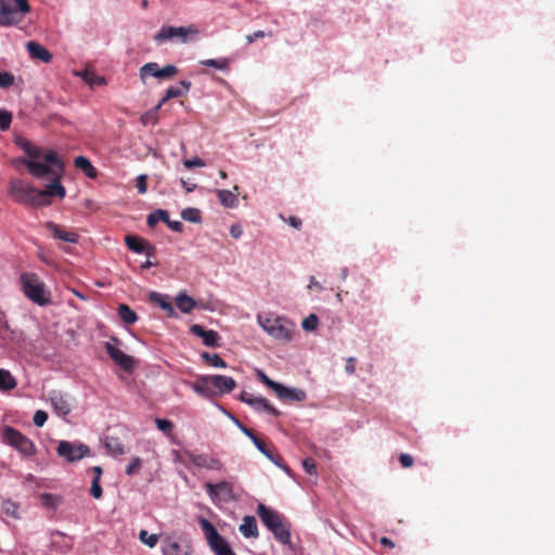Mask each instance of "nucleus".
I'll use <instances>...</instances> for the list:
<instances>
[{"label":"nucleus","mask_w":555,"mask_h":555,"mask_svg":"<svg viewBox=\"0 0 555 555\" xmlns=\"http://www.w3.org/2000/svg\"><path fill=\"white\" fill-rule=\"evenodd\" d=\"M27 157H21L17 162L23 163L28 172L37 179L51 178L46 189L40 190L42 206L49 205L50 196L64 198L66 190L61 183L64 175V162L54 150H43L31 143V141H16Z\"/></svg>","instance_id":"nucleus-1"},{"label":"nucleus","mask_w":555,"mask_h":555,"mask_svg":"<svg viewBox=\"0 0 555 555\" xmlns=\"http://www.w3.org/2000/svg\"><path fill=\"white\" fill-rule=\"evenodd\" d=\"M257 323L272 338L285 343L291 341L293 324L285 318L273 313L258 314Z\"/></svg>","instance_id":"nucleus-2"},{"label":"nucleus","mask_w":555,"mask_h":555,"mask_svg":"<svg viewBox=\"0 0 555 555\" xmlns=\"http://www.w3.org/2000/svg\"><path fill=\"white\" fill-rule=\"evenodd\" d=\"M257 514L262 524L273 533L274 538L282 544L291 543V532L284 525L281 515L260 503L257 506Z\"/></svg>","instance_id":"nucleus-3"},{"label":"nucleus","mask_w":555,"mask_h":555,"mask_svg":"<svg viewBox=\"0 0 555 555\" xmlns=\"http://www.w3.org/2000/svg\"><path fill=\"white\" fill-rule=\"evenodd\" d=\"M30 10L28 0H0V25H17Z\"/></svg>","instance_id":"nucleus-4"},{"label":"nucleus","mask_w":555,"mask_h":555,"mask_svg":"<svg viewBox=\"0 0 555 555\" xmlns=\"http://www.w3.org/2000/svg\"><path fill=\"white\" fill-rule=\"evenodd\" d=\"M1 439L3 443L14 448L24 457H30L37 453L35 443L24 434L11 426H3Z\"/></svg>","instance_id":"nucleus-5"},{"label":"nucleus","mask_w":555,"mask_h":555,"mask_svg":"<svg viewBox=\"0 0 555 555\" xmlns=\"http://www.w3.org/2000/svg\"><path fill=\"white\" fill-rule=\"evenodd\" d=\"M198 28L194 25L190 26H163L153 37L157 44H163L167 41L177 40L181 43H186L198 35Z\"/></svg>","instance_id":"nucleus-6"},{"label":"nucleus","mask_w":555,"mask_h":555,"mask_svg":"<svg viewBox=\"0 0 555 555\" xmlns=\"http://www.w3.org/2000/svg\"><path fill=\"white\" fill-rule=\"evenodd\" d=\"M23 292L27 298L39 306L50 304V294L46 291L43 282L33 273H25L21 276Z\"/></svg>","instance_id":"nucleus-7"},{"label":"nucleus","mask_w":555,"mask_h":555,"mask_svg":"<svg viewBox=\"0 0 555 555\" xmlns=\"http://www.w3.org/2000/svg\"><path fill=\"white\" fill-rule=\"evenodd\" d=\"M199 526L215 555H235L228 541L219 534L215 526L208 519L201 518Z\"/></svg>","instance_id":"nucleus-8"},{"label":"nucleus","mask_w":555,"mask_h":555,"mask_svg":"<svg viewBox=\"0 0 555 555\" xmlns=\"http://www.w3.org/2000/svg\"><path fill=\"white\" fill-rule=\"evenodd\" d=\"M10 190L15 195L17 202L30 205L42 206V196L39 189H36L22 180H13L10 183Z\"/></svg>","instance_id":"nucleus-9"},{"label":"nucleus","mask_w":555,"mask_h":555,"mask_svg":"<svg viewBox=\"0 0 555 555\" xmlns=\"http://www.w3.org/2000/svg\"><path fill=\"white\" fill-rule=\"evenodd\" d=\"M220 409L236 425V427L253 441L254 446L258 449L259 452H261L275 466L284 469L285 472H289V469L283 465L282 457L280 455L273 454L270 450H268L266 444L259 438H257L251 429L245 427L235 416H233L224 409Z\"/></svg>","instance_id":"nucleus-10"},{"label":"nucleus","mask_w":555,"mask_h":555,"mask_svg":"<svg viewBox=\"0 0 555 555\" xmlns=\"http://www.w3.org/2000/svg\"><path fill=\"white\" fill-rule=\"evenodd\" d=\"M56 453L60 457L68 463H75L83 457L90 456V448L81 442L74 443L67 440H61L56 448Z\"/></svg>","instance_id":"nucleus-11"},{"label":"nucleus","mask_w":555,"mask_h":555,"mask_svg":"<svg viewBox=\"0 0 555 555\" xmlns=\"http://www.w3.org/2000/svg\"><path fill=\"white\" fill-rule=\"evenodd\" d=\"M205 490L212 502H231L235 500L233 486L229 481L218 483L206 482Z\"/></svg>","instance_id":"nucleus-12"},{"label":"nucleus","mask_w":555,"mask_h":555,"mask_svg":"<svg viewBox=\"0 0 555 555\" xmlns=\"http://www.w3.org/2000/svg\"><path fill=\"white\" fill-rule=\"evenodd\" d=\"M163 555H191L190 543L180 537H166L162 540Z\"/></svg>","instance_id":"nucleus-13"},{"label":"nucleus","mask_w":555,"mask_h":555,"mask_svg":"<svg viewBox=\"0 0 555 555\" xmlns=\"http://www.w3.org/2000/svg\"><path fill=\"white\" fill-rule=\"evenodd\" d=\"M105 350L111 359L127 372H130L135 366V361L131 356L126 354L111 341L105 343Z\"/></svg>","instance_id":"nucleus-14"},{"label":"nucleus","mask_w":555,"mask_h":555,"mask_svg":"<svg viewBox=\"0 0 555 555\" xmlns=\"http://www.w3.org/2000/svg\"><path fill=\"white\" fill-rule=\"evenodd\" d=\"M189 460L198 468H206L209 470H221L223 468V464L217 459L209 456L205 453H185Z\"/></svg>","instance_id":"nucleus-15"},{"label":"nucleus","mask_w":555,"mask_h":555,"mask_svg":"<svg viewBox=\"0 0 555 555\" xmlns=\"http://www.w3.org/2000/svg\"><path fill=\"white\" fill-rule=\"evenodd\" d=\"M210 382L216 396L229 393L236 387V382L230 376L210 375Z\"/></svg>","instance_id":"nucleus-16"},{"label":"nucleus","mask_w":555,"mask_h":555,"mask_svg":"<svg viewBox=\"0 0 555 555\" xmlns=\"http://www.w3.org/2000/svg\"><path fill=\"white\" fill-rule=\"evenodd\" d=\"M274 393L276 397L284 401H296L301 402L306 399V392L299 388H291L283 384H279Z\"/></svg>","instance_id":"nucleus-17"},{"label":"nucleus","mask_w":555,"mask_h":555,"mask_svg":"<svg viewBox=\"0 0 555 555\" xmlns=\"http://www.w3.org/2000/svg\"><path fill=\"white\" fill-rule=\"evenodd\" d=\"M49 398L56 414L66 416L70 413V404L67 400V397L63 392L59 390H52L49 393Z\"/></svg>","instance_id":"nucleus-18"},{"label":"nucleus","mask_w":555,"mask_h":555,"mask_svg":"<svg viewBox=\"0 0 555 555\" xmlns=\"http://www.w3.org/2000/svg\"><path fill=\"white\" fill-rule=\"evenodd\" d=\"M149 300L151 302L157 305L160 309H163L166 312L167 317L178 318V314H177L168 295L157 293V292H151L149 294Z\"/></svg>","instance_id":"nucleus-19"},{"label":"nucleus","mask_w":555,"mask_h":555,"mask_svg":"<svg viewBox=\"0 0 555 555\" xmlns=\"http://www.w3.org/2000/svg\"><path fill=\"white\" fill-rule=\"evenodd\" d=\"M46 227L50 234L56 240L70 244H76L78 242V234L75 232L66 231L54 222H47Z\"/></svg>","instance_id":"nucleus-20"},{"label":"nucleus","mask_w":555,"mask_h":555,"mask_svg":"<svg viewBox=\"0 0 555 555\" xmlns=\"http://www.w3.org/2000/svg\"><path fill=\"white\" fill-rule=\"evenodd\" d=\"M192 334L201 337L203 343L208 347H217L219 335L214 330H205L202 325L193 324L190 327Z\"/></svg>","instance_id":"nucleus-21"},{"label":"nucleus","mask_w":555,"mask_h":555,"mask_svg":"<svg viewBox=\"0 0 555 555\" xmlns=\"http://www.w3.org/2000/svg\"><path fill=\"white\" fill-rule=\"evenodd\" d=\"M192 389L199 396L205 398H211L216 396L215 389L210 382V375L199 376L192 385Z\"/></svg>","instance_id":"nucleus-22"},{"label":"nucleus","mask_w":555,"mask_h":555,"mask_svg":"<svg viewBox=\"0 0 555 555\" xmlns=\"http://www.w3.org/2000/svg\"><path fill=\"white\" fill-rule=\"evenodd\" d=\"M26 49L31 59L39 60L43 63H50L52 60V54L43 46L36 41L27 42Z\"/></svg>","instance_id":"nucleus-23"},{"label":"nucleus","mask_w":555,"mask_h":555,"mask_svg":"<svg viewBox=\"0 0 555 555\" xmlns=\"http://www.w3.org/2000/svg\"><path fill=\"white\" fill-rule=\"evenodd\" d=\"M125 243L130 250L137 254L146 251L149 256L151 255L150 250L152 249V247L139 236L127 235L125 238Z\"/></svg>","instance_id":"nucleus-24"},{"label":"nucleus","mask_w":555,"mask_h":555,"mask_svg":"<svg viewBox=\"0 0 555 555\" xmlns=\"http://www.w3.org/2000/svg\"><path fill=\"white\" fill-rule=\"evenodd\" d=\"M74 166L90 179H95L98 177V170L86 156L80 155L75 157Z\"/></svg>","instance_id":"nucleus-25"},{"label":"nucleus","mask_w":555,"mask_h":555,"mask_svg":"<svg viewBox=\"0 0 555 555\" xmlns=\"http://www.w3.org/2000/svg\"><path fill=\"white\" fill-rule=\"evenodd\" d=\"M240 532L245 538H257L258 537V527H257V520L254 516H245L243 518V521L240 526Z\"/></svg>","instance_id":"nucleus-26"},{"label":"nucleus","mask_w":555,"mask_h":555,"mask_svg":"<svg viewBox=\"0 0 555 555\" xmlns=\"http://www.w3.org/2000/svg\"><path fill=\"white\" fill-rule=\"evenodd\" d=\"M176 304L178 309L182 313H190L193 309L197 307V302L189 296L185 292H180L176 296Z\"/></svg>","instance_id":"nucleus-27"},{"label":"nucleus","mask_w":555,"mask_h":555,"mask_svg":"<svg viewBox=\"0 0 555 555\" xmlns=\"http://www.w3.org/2000/svg\"><path fill=\"white\" fill-rule=\"evenodd\" d=\"M249 405L257 412H264L273 416H278L280 414V412L263 397H256L255 400L249 402Z\"/></svg>","instance_id":"nucleus-28"},{"label":"nucleus","mask_w":555,"mask_h":555,"mask_svg":"<svg viewBox=\"0 0 555 555\" xmlns=\"http://www.w3.org/2000/svg\"><path fill=\"white\" fill-rule=\"evenodd\" d=\"M190 88H191V82L190 81L181 80L179 86L169 87L166 90V95L163 99V101H166V100L172 99V98L183 96V95H185L189 92Z\"/></svg>","instance_id":"nucleus-29"},{"label":"nucleus","mask_w":555,"mask_h":555,"mask_svg":"<svg viewBox=\"0 0 555 555\" xmlns=\"http://www.w3.org/2000/svg\"><path fill=\"white\" fill-rule=\"evenodd\" d=\"M218 198L225 208H236L238 206L237 195L229 190H218Z\"/></svg>","instance_id":"nucleus-30"},{"label":"nucleus","mask_w":555,"mask_h":555,"mask_svg":"<svg viewBox=\"0 0 555 555\" xmlns=\"http://www.w3.org/2000/svg\"><path fill=\"white\" fill-rule=\"evenodd\" d=\"M119 319L127 325L133 324L138 320L135 311H133L128 305L120 304L117 308Z\"/></svg>","instance_id":"nucleus-31"},{"label":"nucleus","mask_w":555,"mask_h":555,"mask_svg":"<svg viewBox=\"0 0 555 555\" xmlns=\"http://www.w3.org/2000/svg\"><path fill=\"white\" fill-rule=\"evenodd\" d=\"M104 446L112 455H121L125 453L124 444L116 437L107 436Z\"/></svg>","instance_id":"nucleus-32"},{"label":"nucleus","mask_w":555,"mask_h":555,"mask_svg":"<svg viewBox=\"0 0 555 555\" xmlns=\"http://www.w3.org/2000/svg\"><path fill=\"white\" fill-rule=\"evenodd\" d=\"M17 383L12 374L4 369H0V391H8L14 389Z\"/></svg>","instance_id":"nucleus-33"},{"label":"nucleus","mask_w":555,"mask_h":555,"mask_svg":"<svg viewBox=\"0 0 555 555\" xmlns=\"http://www.w3.org/2000/svg\"><path fill=\"white\" fill-rule=\"evenodd\" d=\"M181 218L185 221L192 223H201L202 222V214L198 208L188 207L181 211Z\"/></svg>","instance_id":"nucleus-34"},{"label":"nucleus","mask_w":555,"mask_h":555,"mask_svg":"<svg viewBox=\"0 0 555 555\" xmlns=\"http://www.w3.org/2000/svg\"><path fill=\"white\" fill-rule=\"evenodd\" d=\"M202 65L204 66H208V67H215L219 70H222V72H228L229 70V60L227 57H222V59H208V60H203L199 62Z\"/></svg>","instance_id":"nucleus-35"},{"label":"nucleus","mask_w":555,"mask_h":555,"mask_svg":"<svg viewBox=\"0 0 555 555\" xmlns=\"http://www.w3.org/2000/svg\"><path fill=\"white\" fill-rule=\"evenodd\" d=\"M168 211L164 209H156L147 216V224L154 227L158 221L168 222Z\"/></svg>","instance_id":"nucleus-36"},{"label":"nucleus","mask_w":555,"mask_h":555,"mask_svg":"<svg viewBox=\"0 0 555 555\" xmlns=\"http://www.w3.org/2000/svg\"><path fill=\"white\" fill-rule=\"evenodd\" d=\"M158 69H159L158 64L155 62H150V63L144 64L140 68V77H141L142 81L144 82L149 76H153V77L157 78L156 72H158Z\"/></svg>","instance_id":"nucleus-37"},{"label":"nucleus","mask_w":555,"mask_h":555,"mask_svg":"<svg viewBox=\"0 0 555 555\" xmlns=\"http://www.w3.org/2000/svg\"><path fill=\"white\" fill-rule=\"evenodd\" d=\"M202 358L214 367H227V363L217 353L204 352Z\"/></svg>","instance_id":"nucleus-38"},{"label":"nucleus","mask_w":555,"mask_h":555,"mask_svg":"<svg viewBox=\"0 0 555 555\" xmlns=\"http://www.w3.org/2000/svg\"><path fill=\"white\" fill-rule=\"evenodd\" d=\"M157 78L159 79H169L178 74L177 66L169 64L164 66L163 68H159L158 72H156Z\"/></svg>","instance_id":"nucleus-39"},{"label":"nucleus","mask_w":555,"mask_h":555,"mask_svg":"<svg viewBox=\"0 0 555 555\" xmlns=\"http://www.w3.org/2000/svg\"><path fill=\"white\" fill-rule=\"evenodd\" d=\"M139 539L142 543L150 547H154L158 542V537L156 534H150L146 530H141L139 533Z\"/></svg>","instance_id":"nucleus-40"},{"label":"nucleus","mask_w":555,"mask_h":555,"mask_svg":"<svg viewBox=\"0 0 555 555\" xmlns=\"http://www.w3.org/2000/svg\"><path fill=\"white\" fill-rule=\"evenodd\" d=\"M318 317L313 313L309 314L307 318L304 319L302 323H301V327L302 330L307 331V332H312L317 328L318 326Z\"/></svg>","instance_id":"nucleus-41"},{"label":"nucleus","mask_w":555,"mask_h":555,"mask_svg":"<svg viewBox=\"0 0 555 555\" xmlns=\"http://www.w3.org/2000/svg\"><path fill=\"white\" fill-rule=\"evenodd\" d=\"M41 502L46 507L55 508L60 502V498L51 493H42L40 495Z\"/></svg>","instance_id":"nucleus-42"},{"label":"nucleus","mask_w":555,"mask_h":555,"mask_svg":"<svg viewBox=\"0 0 555 555\" xmlns=\"http://www.w3.org/2000/svg\"><path fill=\"white\" fill-rule=\"evenodd\" d=\"M12 122V114L8 111L0 109V130H8Z\"/></svg>","instance_id":"nucleus-43"},{"label":"nucleus","mask_w":555,"mask_h":555,"mask_svg":"<svg viewBox=\"0 0 555 555\" xmlns=\"http://www.w3.org/2000/svg\"><path fill=\"white\" fill-rule=\"evenodd\" d=\"M2 509L7 515L17 518L18 506L13 501H11V500L4 501L2 503Z\"/></svg>","instance_id":"nucleus-44"},{"label":"nucleus","mask_w":555,"mask_h":555,"mask_svg":"<svg viewBox=\"0 0 555 555\" xmlns=\"http://www.w3.org/2000/svg\"><path fill=\"white\" fill-rule=\"evenodd\" d=\"M15 81L13 74L8 72H0V88L7 89L11 87Z\"/></svg>","instance_id":"nucleus-45"},{"label":"nucleus","mask_w":555,"mask_h":555,"mask_svg":"<svg viewBox=\"0 0 555 555\" xmlns=\"http://www.w3.org/2000/svg\"><path fill=\"white\" fill-rule=\"evenodd\" d=\"M258 378L261 383H263L267 387L275 391L276 387H279L278 382L272 380L269 378L262 371H258Z\"/></svg>","instance_id":"nucleus-46"},{"label":"nucleus","mask_w":555,"mask_h":555,"mask_svg":"<svg viewBox=\"0 0 555 555\" xmlns=\"http://www.w3.org/2000/svg\"><path fill=\"white\" fill-rule=\"evenodd\" d=\"M48 420V414L47 412L42 411V410H38L35 412L34 414V418H33V422L34 424L37 426V427H42L44 425V423L47 422Z\"/></svg>","instance_id":"nucleus-47"},{"label":"nucleus","mask_w":555,"mask_h":555,"mask_svg":"<svg viewBox=\"0 0 555 555\" xmlns=\"http://www.w3.org/2000/svg\"><path fill=\"white\" fill-rule=\"evenodd\" d=\"M156 426L160 431L165 434L170 433L173 427L172 423L165 418H156Z\"/></svg>","instance_id":"nucleus-48"},{"label":"nucleus","mask_w":555,"mask_h":555,"mask_svg":"<svg viewBox=\"0 0 555 555\" xmlns=\"http://www.w3.org/2000/svg\"><path fill=\"white\" fill-rule=\"evenodd\" d=\"M90 493L94 499H100L102 496L103 490L98 478L92 479Z\"/></svg>","instance_id":"nucleus-49"},{"label":"nucleus","mask_w":555,"mask_h":555,"mask_svg":"<svg viewBox=\"0 0 555 555\" xmlns=\"http://www.w3.org/2000/svg\"><path fill=\"white\" fill-rule=\"evenodd\" d=\"M141 464L142 462L140 457H133L129 465L126 467V474L129 476L133 475L140 469Z\"/></svg>","instance_id":"nucleus-50"},{"label":"nucleus","mask_w":555,"mask_h":555,"mask_svg":"<svg viewBox=\"0 0 555 555\" xmlns=\"http://www.w3.org/2000/svg\"><path fill=\"white\" fill-rule=\"evenodd\" d=\"M83 78L90 86L104 83V78L99 77L93 73L86 72Z\"/></svg>","instance_id":"nucleus-51"},{"label":"nucleus","mask_w":555,"mask_h":555,"mask_svg":"<svg viewBox=\"0 0 555 555\" xmlns=\"http://www.w3.org/2000/svg\"><path fill=\"white\" fill-rule=\"evenodd\" d=\"M146 179H147V176L142 173V175H139L137 177V189H138V192L139 194H145L146 193Z\"/></svg>","instance_id":"nucleus-52"},{"label":"nucleus","mask_w":555,"mask_h":555,"mask_svg":"<svg viewBox=\"0 0 555 555\" xmlns=\"http://www.w3.org/2000/svg\"><path fill=\"white\" fill-rule=\"evenodd\" d=\"M302 467L307 474L317 475V466L312 459H305L302 461Z\"/></svg>","instance_id":"nucleus-53"},{"label":"nucleus","mask_w":555,"mask_h":555,"mask_svg":"<svg viewBox=\"0 0 555 555\" xmlns=\"http://www.w3.org/2000/svg\"><path fill=\"white\" fill-rule=\"evenodd\" d=\"M183 165L188 169H192L194 167H204L205 163L199 157H193L191 159H184Z\"/></svg>","instance_id":"nucleus-54"},{"label":"nucleus","mask_w":555,"mask_h":555,"mask_svg":"<svg viewBox=\"0 0 555 555\" xmlns=\"http://www.w3.org/2000/svg\"><path fill=\"white\" fill-rule=\"evenodd\" d=\"M266 36L264 31L262 30H257L250 35H247L245 38H246V41L248 44L255 42L257 39H260V38H263Z\"/></svg>","instance_id":"nucleus-55"},{"label":"nucleus","mask_w":555,"mask_h":555,"mask_svg":"<svg viewBox=\"0 0 555 555\" xmlns=\"http://www.w3.org/2000/svg\"><path fill=\"white\" fill-rule=\"evenodd\" d=\"M230 234H231V236H232L233 238H235V240H236V238H240V237L242 236V234H243V229H242V227H241L240 224H236V223H235V224H232V225L230 227Z\"/></svg>","instance_id":"nucleus-56"},{"label":"nucleus","mask_w":555,"mask_h":555,"mask_svg":"<svg viewBox=\"0 0 555 555\" xmlns=\"http://www.w3.org/2000/svg\"><path fill=\"white\" fill-rule=\"evenodd\" d=\"M169 229H171L175 232H182L183 231V224L180 221H172L168 218V222H166Z\"/></svg>","instance_id":"nucleus-57"},{"label":"nucleus","mask_w":555,"mask_h":555,"mask_svg":"<svg viewBox=\"0 0 555 555\" xmlns=\"http://www.w3.org/2000/svg\"><path fill=\"white\" fill-rule=\"evenodd\" d=\"M400 463L403 467H411L413 465V457L410 454L403 453L400 455Z\"/></svg>","instance_id":"nucleus-58"},{"label":"nucleus","mask_w":555,"mask_h":555,"mask_svg":"<svg viewBox=\"0 0 555 555\" xmlns=\"http://www.w3.org/2000/svg\"><path fill=\"white\" fill-rule=\"evenodd\" d=\"M354 362H356V358L353 357H349L346 361V365H345V371L347 374H353L354 373Z\"/></svg>","instance_id":"nucleus-59"},{"label":"nucleus","mask_w":555,"mask_h":555,"mask_svg":"<svg viewBox=\"0 0 555 555\" xmlns=\"http://www.w3.org/2000/svg\"><path fill=\"white\" fill-rule=\"evenodd\" d=\"M256 397L253 396L251 393L249 392H246V391H243L241 395H240V400L246 404L249 405V402H251L253 400H255Z\"/></svg>","instance_id":"nucleus-60"},{"label":"nucleus","mask_w":555,"mask_h":555,"mask_svg":"<svg viewBox=\"0 0 555 555\" xmlns=\"http://www.w3.org/2000/svg\"><path fill=\"white\" fill-rule=\"evenodd\" d=\"M180 182L188 193H191L196 189L195 183H189L184 179H180Z\"/></svg>","instance_id":"nucleus-61"},{"label":"nucleus","mask_w":555,"mask_h":555,"mask_svg":"<svg viewBox=\"0 0 555 555\" xmlns=\"http://www.w3.org/2000/svg\"><path fill=\"white\" fill-rule=\"evenodd\" d=\"M288 223L295 229H300L301 227V220L294 216L289 217Z\"/></svg>","instance_id":"nucleus-62"},{"label":"nucleus","mask_w":555,"mask_h":555,"mask_svg":"<svg viewBox=\"0 0 555 555\" xmlns=\"http://www.w3.org/2000/svg\"><path fill=\"white\" fill-rule=\"evenodd\" d=\"M309 288L311 287H317L319 291H322L323 289V286L315 280L314 276H311L310 278V281H309V285H308Z\"/></svg>","instance_id":"nucleus-63"},{"label":"nucleus","mask_w":555,"mask_h":555,"mask_svg":"<svg viewBox=\"0 0 555 555\" xmlns=\"http://www.w3.org/2000/svg\"><path fill=\"white\" fill-rule=\"evenodd\" d=\"M380 543L385 546H389V547H393L395 546V543L392 542V540H390L389 538H386V537H383L380 539Z\"/></svg>","instance_id":"nucleus-64"}]
</instances>
